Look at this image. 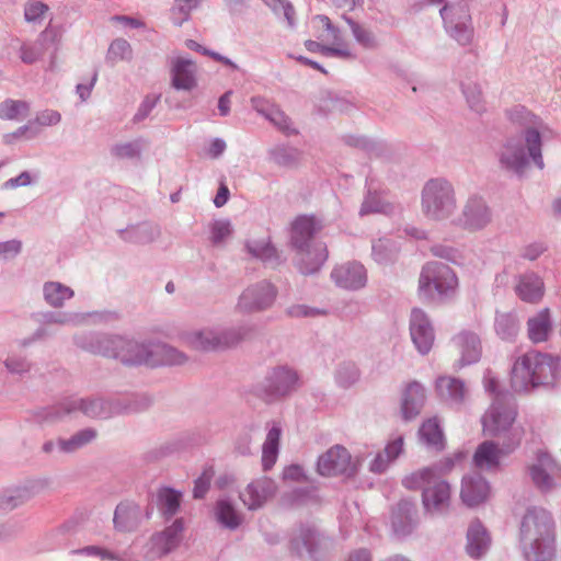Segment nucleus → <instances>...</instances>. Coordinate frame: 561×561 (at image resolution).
Listing matches in <instances>:
<instances>
[{
    "mask_svg": "<svg viewBox=\"0 0 561 561\" xmlns=\"http://www.w3.org/2000/svg\"><path fill=\"white\" fill-rule=\"evenodd\" d=\"M561 371L559 358L536 351L519 356L512 368L511 386L527 392L538 386L553 385Z\"/></svg>",
    "mask_w": 561,
    "mask_h": 561,
    "instance_id": "1",
    "label": "nucleus"
},
{
    "mask_svg": "<svg viewBox=\"0 0 561 561\" xmlns=\"http://www.w3.org/2000/svg\"><path fill=\"white\" fill-rule=\"evenodd\" d=\"M520 540L528 560H551L556 551V535L550 513L543 508L529 510L522 522Z\"/></svg>",
    "mask_w": 561,
    "mask_h": 561,
    "instance_id": "2",
    "label": "nucleus"
},
{
    "mask_svg": "<svg viewBox=\"0 0 561 561\" xmlns=\"http://www.w3.org/2000/svg\"><path fill=\"white\" fill-rule=\"evenodd\" d=\"M104 344V355L119 358L127 365L146 364L153 367L182 364L185 360L182 353L163 344H154L147 350L144 344L123 337L106 340Z\"/></svg>",
    "mask_w": 561,
    "mask_h": 561,
    "instance_id": "3",
    "label": "nucleus"
},
{
    "mask_svg": "<svg viewBox=\"0 0 561 561\" xmlns=\"http://www.w3.org/2000/svg\"><path fill=\"white\" fill-rule=\"evenodd\" d=\"M402 484L408 490H422V503L427 512L437 513L449 506L450 486L432 468H421L407 474Z\"/></svg>",
    "mask_w": 561,
    "mask_h": 561,
    "instance_id": "4",
    "label": "nucleus"
},
{
    "mask_svg": "<svg viewBox=\"0 0 561 561\" xmlns=\"http://www.w3.org/2000/svg\"><path fill=\"white\" fill-rule=\"evenodd\" d=\"M529 158L539 168L543 167L541 137L535 128H527L522 137L508 140L501 154L502 163L515 172H520Z\"/></svg>",
    "mask_w": 561,
    "mask_h": 561,
    "instance_id": "5",
    "label": "nucleus"
},
{
    "mask_svg": "<svg viewBox=\"0 0 561 561\" xmlns=\"http://www.w3.org/2000/svg\"><path fill=\"white\" fill-rule=\"evenodd\" d=\"M317 222L312 217L301 216L293 222V243L298 249L300 270L304 274L318 271L328 257L327 248L322 244L312 249H304L306 242L318 230Z\"/></svg>",
    "mask_w": 561,
    "mask_h": 561,
    "instance_id": "6",
    "label": "nucleus"
},
{
    "mask_svg": "<svg viewBox=\"0 0 561 561\" xmlns=\"http://www.w3.org/2000/svg\"><path fill=\"white\" fill-rule=\"evenodd\" d=\"M456 208L454 190L443 180H431L423 190V209L433 219H445Z\"/></svg>",
    "mask_w": 561,
    "mask_h": 561,
    "instance_id": "7",
    "label": "nucleus"
},
{
    "mask_svg": "<svg viewBox=\"0 0 561 561\" xmlns=\"http://www.w3.org/2000/svg\"><path fill=\"white\" fill-rule=\"evenodd\" d=\"M458 286V278L446 264L427 263L420 276L419 288L421 293L431 296L432 288L439 295L454 293Z\"/></svg>",
    "mask_w": 561,
    "mask_h": 561,
    "instance_id": "8",
    "label": "nucleus"
},
{
    "mask_svg": "<svg viewBox=\"0 0 561 561\" xmlns=\"http://www.w3.org/2000/svg\"><path fill=\"white\" fill-rule=\"evenodd\" d=\"M515 411L512 408L494 402L490 409L485 412L482 419V426L484 435L501 436L505 435L508 443L514 442L512 434V424L515 420Z\"/></svg>",
    "mask_w": 561,
    "mask_h": 561,
    "instance_id": "9",
    "label": "nucleus"
},
{
    "mask_svg": "<svg viewBox=\"0 0 561 561\" xmlns=\"http://www.w3.org/2000/svg\"><path fill=\"white\" fill-rule=\"evenodd\" d=\"M446 30L461 45H467L473 37L471 16L467 5L444 7L440 10Z\"/></svg>",
    "mask_w": 561,
    "mask_h": 561,
    "instance_id": "10",
    "label": "nucleus"
},
{
    "mask_svg": "<svg viewBox=\"0 0 561 561\" xmlns=\"http://www.w3.org/2000/svg\"><path fill=\"white\" fill-rule=\"evenodd\" d=\"M512 434L515 439L512 443H507L505 449L499 448V446L493 442H483L480 444L473 456L476 467L481 470L496 469L500 466L502 458L519 445L524 431L522 428H515Z\"/></svg>",
    "mask_w": 561,
    "mask_h": 561,
    "instance_id": "11",
    "label": "nucleus"
},
{
    "mask_svg": "<svg viewBox=\"0 0 561 561\" xmlns=\"http://www.w3.org/2000/svg\"><path fill=\"white\" fill-rule=\"evenodd\" d=\"M355 465L348 450L340 445L333 446L321 455L318 460V472L321 476H336L353 471Z\"/></svg>",
    "mask_w": 561,
    "mask_h": 561,
    "instance_id": "12",
    "label": "nucleus"
},
{
    "mask_svg": "<svg viewBox=\"0 0 561 561\" xmlns=\"http://www.w3.org/2000/svg\"><path fill=\"white\" fill-rule=\"evenodd\" d=\"M59 42V33L54 28H45L34 42L24 43L20 47V58L24 64L41 60L46 51Z\"/></svg>",
    "mask_w": 561,
    "mask_h": 561,
    "instance_id": "13",
    "label": "nucleus"
},
{
    "mask_svg": "<svg viewBox=\"0 0 561 561\" xmlns=\"http://www.w3.org/2000/svg\"><path fill=\"white\" fill-rule=\"evenodd\" d=\"M182 531L183 523L178 519L162 533L152 536L146 556L150 559L165 556L178 547L182 539Z\"/></svg>",
    "mask_w": 561,
    "mask_h": 561,
    "instance_id": "14",
    "label": "nucleus"
},
{
    "mask_svg": "<svg viewBox=\"0 0 561 561\" xmlns=\"http://www.w3.org/2000/svg\"><path fill=\"white\" fill-rule=\"evenodd\" d=\"M276 492V485L270 478L252 481L240 493V499L249 510L262 507Z\"/></svg>",
    "mask_w": 561,
    "mask_h": 561,
    "instance_id": "15",
    "label": "nucleus"
},
{
    "mask_svg": "<svg viewBox=\"0 0 561 561\" xmlns=\"http://www.w3.org/2000/svg\"><path fill=\"white\" fill-rule=\"evenodd\" d=\"M410 332L413 343L420 353L426 354L434 344L433 328L421 309H413L410 321Z\"/></svg>",
    "mask_w": 561,
    "mask_h": 561,
    "instance_id": "16",
    "label": "nucleus"
},
{
    "mask_svg": "<svg viewBox=\"0 0 561 561\" xmlns=\"http://www.w3.org/2000/svg\"><path fill=\"white\" fill-rule=\"evenodd\" d=\"M275 296V288L270 283H262L242 293L239 299V308L244 311H259L270 307Z\"/></svg>",
    "mask_w": 561,
    "mask_h": 561,
    "instance_id": "17",
    "label": "nucleus"
},
{
    "mask_svg": "<svg viewBox=\"0 0 561 561\" xmlns=\"http://www.w3.org/2000/svg\"><path fill=\"white\" fill-rule=\"evenodd\" d=\"M528 469L531 481L540 491L547 492L554 486L553 474L557 471V463L550 455L539 451Z\"/></svg>",
    "mask_w": 561,
    "mask_h": 561,
    "instance_id": "18",
    "label": "nucleus"
},
{
    "mask_svg": "<svg viewBox=\"0 0 561 561\" xmlns=\"http://www.w3.org/2000/svg\"><path fill=\"white\" fill-rule=\"evenodd\" d=\"M490 488L486 481L478 473L463 477L460 497L468 506H476L486 500Z\"/></svg>",
    "mask_w": 561,
    "mask_h": 561,
    "instance_id": "19",
    "label": "nucleus"
},
{
    "mask_svg": "<svg viewBox=\"0 0 561 561\" xmlns=\"http://www.w3.org/2000/svg\"><path fill=\"white\" fill-rule=\"evenodd\" d=\"M453 345L459 355L461 365H469L478 362L481 355L479 337L471 332H462L454 337Z\"/></svg>",
    "mask_w": 561,
    "mask_h": 561,
    "instance_id": "20",
    "label": "nucleus"
},
{
    "mask_svg": "<svg viewBox=\"0 0 561 561\" xmlns=\"http://www.w3.org/2000/svg\"><path fill=\"white\" fill-rule=\"evenodd\" d=\"M240 340L234 333L216 336L213 332H197L190 337V344L199 351H216L236 344Z\"/></svg>",
    "mask_w": 561,
    "mask_h": 561,
    "instance_id": "21",
    "label": "nucleus"
},
{
    "mask_svg": "<svg viewBox=\"0 0 561 561\" xmlns=\"http://www.w3.org/2000/svg\"><path fill=\"white\" fill-rule=\"evenodd\" d=\"M515 291L523 301L538 304L545 295V284L538 275L525 274L519 277Z\"/></svg>",
    "mask_w": 561,
    "mask_h": 561,
    "instance_id": "22",
    "label": "nucleus"
},
{
    "mask_svg": "<svg viewBox=\"0 0 561 561\" xmlns=\"http://www.w3.org/2000/svg\"><path fill=\"white\" fill-rule=\"evenodd\" d=\"M172 84L178 90L190 91L196 87V67L192 60L176 58L172 61Z\"/></svg>",
    "mask_w": 561,
    "mask_h": 561,
    "instance_id": "23",
    "label": "nucleus"
},
{
    "mask_svg": "<svg viewBox=\"0 0 561 561\" xmlns=\"http://www.w3.org/2000/svg\"><path fill=\"white\" fill-rule=\"evenodd\" d=\"M297 375L290 369L280 367L274 369L267 378L266 391L273 397L287 394L297 385Z\"/></svg>",
    "mask_w": 561,
    "mask_h": 561,
    "instance_id": "24",
    "label": "nucleus"
},
{
    "mask_svg": "<svg viewBox=\"0 0 561 561\" xmlns=\"http://www.w3.org/2000/svg\"><path fill=\"white\" fill-rule=\"evenodd\" d=\"M425 400V391L421 383L414 381L408 385L401 403L402 417L407 421L419 415Z\"/></svg>",
    "mask_w": 561,
    "mask_h": 561,
    "instance_id": "25",
    "label": "nucleus"
},
{
    "mask_svg": "<svg viewBox=\"0 0 561 561\" xmlns=\"http://www.w3.org/2000/svg\"><path fill=\"white\" fill-rule=\"evenodd\" d=\"M335 282L345 288H359L366 280L365 268L362 264L352 263L335 268L332 273Z\"/></svg>",
    "mask_w": 561,
    "mask_h": 561,
    "instance_id": "26",
    "label": "nucleus"
},
{
    "mask_svg": "<svg viewBox=\"0 0 561 561\" xmlns=\"http://www.w3.org/2000/svg\"><path fill=\"white\" fill-rule=\"evenodd\" d=\"M551 330L552 323L549 308L541 309L527 321L528 337L533 343L546 342Z\"/></svg>",
    "mask_w": 561,
    "mask_h": 561,
    "instance_id": "27",
    "label": "nucleus"
},
{
    "mask_svg": "<svg viewBox=\"0 0 561 561\" xmlns=\"http://www.w3.org/2000/svg\"><path fill=\"white\" fill-rule=\"evenodd\" d=\"M435 390L442 401L453 403L461 402L466 393L463 382L450 376H442L437 378L435 382Z\"/></svg>",
    "mask_w": 561,
    "mask_h": 561,
    "instance_id": "28",
    "label": "nucleus"
},
{
    "mask_svg": "<svg viewBox=\"0 0 561 561\" xmlns=\"http://www.w3.org/2000/svg\"><path fill=\"white\" fill-rule=\"evenodd\" d=\"M312 23L318 33V39L324 43V45L330 44L329 46L334 48L348 47L343 42L340 31L332 25L328 16L317 15Z\"/></svg>",
    "mask_w": 561,
    "mask_h": 561,
    "instance_id": "29",
    "label": "nucleus"
},
{
    "mask_svg": "<svg viewBox=\"0 0 561 561\" xmlns=\"http://www.w3.org/2000/svg\"><path fill=\"white\" fill-rule=\"evenodd\" d=\"M463 218V225L468 229L477 230L484 227L490 221V214L481 199L472 198L466 205Z\"/></svg>",
    "mask_w": 561,
    "mask_h": 561,
    "instance_id": "30",
    "label": "nucleus"
},
{
    "mask_svg": "<svg viewBox=\"0 0 561 561\" xmlns=\"http://www.w3.org/2000/svg\"><path fill=\"white\" fill-rule=\"evenodd\" d=\"M280 435L282 430L277 424H274L267 433L262 451V465L264 470L271 469L277 460Z\"/></svg>",
    "mask_w": 561,
    "mask_h": 561,
    "instance_id": "31",
    "label": "nucleus"
},
{
    "mask_svg": "<svg viewBox=\"0 0 561 561\" xmlns=\"http://www.w3.org/2000/svg\"><path fill=\"white\" fill-rule=\"evenodd\" d=\"M467 551L471 557L478 558L486 550L490 539L480 524H472L468 530Z\"/></svg>",
    "mask_w": 561,
    "mask_h": 561,
    "instance_id": "32",
    "label": "nucleus"
},
{
    "mask_svg": "<svg viewBox=\"0 0 561 561\" xmlns=\"http://www.w3.org/2000/svg\"><path fill=\"white\" fill-rule=\"evenodd\" d=\"M252 104L254 108L265 115L275 126H277L283 131H290V121L289 118L278 110L277 107H268L267 102L260 98H253Z\"/></svg>",
    "mask_w": 561,
    "mask_h": 561,
    "instance_id": "33",
    "label": "nucleus"
},
{
    "mask_svg": "<svg viewBox=\"0 0 561 561\" xmlns=\"http://www.w3.org/2000/svg\"><path fill=\"white\" fill-rule=\"evenodd\" d=\"M420 436L427 445L436 449L444 447V434L436 417L428 419L422 424Z\"/></svg>",
    "mask_w": 561,
    "mask_h": 561,
    "instance_id": "34",
    "label": "nucleus"
},
{
    "mask_svg": "<svg viewBox=\"0 0 561 561\" xmlns=\"http://www.w3.org/2000/svg\"><path fill=\"white\" fill-rule=\"evenodd\" d=\"M215 514L218 523L229 529H234L242 523L241 515L227 501L217 502Z\"/></svg>",
    "mask_w": 561,
    "mask_h": 561,
    "instance_id": "35",
    "label": "nucleus"
},
{
    "mask_svg": "<svg viewBox=\"0 0 561 561\" xmlns=\"http://www.w3.org/2000/svg\"><path fill=\"white\" fill-rule=\"evenodd\" d=\"M30 105L21 100H7L0 104V118L13 121L27 116Z\"/></svg>",
    "mask_w": 561,
    "mask_h": 561,
    "instance_id": "36",
    "label": "nucleus"
},
{
    "mask_svg": "<svg viewBox=\"0 0 561 561\" xmlns=\"http://www.w3.org/2000/svg\"><path fill=\"white\" fill-rule=\"evenodd\" d=\"M44 295L49 305L59 307L65 300L72 297L73 291L60 283H47L44 287Z\"/></svg>",
    "mask_w": 561,
    "mask_h": 561,
    "instance_id": "37",
    "label": "nucleus"
},
{
    "mask_svg": "<svg viewBox=\"0 0 561 561\" xmlns=\"http://www.w3.org/2000/svg\"><path fill=\"white\" fill-rule=\"evenodd\" d=\"M133 56V49L130 44L123 38L114 39L106 54V60L111 64H117L124 60H130Z\"/></svg>",
    "mask_w": 561,
    "mask_h": 561,
    "instance_id": "38",
    "label": "nucleus"
},
{
    "mask_svg": "<svg viewBox=\"0 0 561 561\" xmlns=\"http://www.w3.org/2000/svg\"><path fill=\"white\" fill-rule=\"evenodd\" d=\"M61 116L57 111L54 110H45L36 115L34 121H30L27 125L20 127L13 136H23L27 130L32 129L35 124L39 126H51L56 125L60 122Z\"/></svg>",
    "mask_w": 561,
    "mask_h": 561,
    "instance_id": "39",
    "label": "nucleus"
},
{
    "mask_svg": "<svg viewBox=\"0 0 561 561\" xmlns=\"http://www.w3.org/2000/svg\"><path fill=\"white\" fill-rule=\"evenodd\" d=\"M158 500L163 513L173 515L180 507L181 493L172 489H163L159 492Z\"/></svg>",
    "mask_w": 561,
    "mask_h": 561,
    "instance_id": "40",
    "label": "nucleus"
},
{
    "mask_svg": "<svg viewBox=\"0 0 561 561\" xmlns=\"http://www.w3.org/2000/svg\"><path fill=\"white\" fill-rule=\"evenodd\" d=\"M306 48L311 53H321L322 55L327 56H336L341 58H351L352 54L350 51L348 47H342V48H334L330 47L328 45H324V43L317 42V41H306L305 43Z\"/></svg>",
    "mask_w": 561,
    "mask_h": 561,
    "instance_id": "41",
    "label": "nucleus"
},
{
    "mask_svg": "<svg viewBox=\"0 0 561 561\" xmlns=\"http://www.w3.org/2000/svg\"><path fill=\"white\" fill-rule=\"evenodd\" d=\"M95 435V432L92 430L81 431L68 440H60V448L66 453L75 451L91 442Z\"/></svg>",
    "mask_w": 561,
    "mask_h": 561,
    "instance_id": "42",
    "label": "nucleus"
},
{
    "mask_svg": "<svg viewBox=\"0 0 561 561\" xmlns=\"http://www.w3.org/2000/svg\"><path fill=\"white\" fill-rule=\"evenodd\" d=\"M415 514V505L412 502H402L398 505V511L393 514L392 525L396 531H399L403 526V518L408 522L412 520Z\"/></svg>",
    "mask_w": 561,
    "mask_h": 561,
    "instance_id": "43",
    "label": "nucleus"
},
{
    "mask_svg": "<svg viewBox=\"0 0 561 561\" xmlns=\"http://www.w3.org/2000/svg\"><path fill=\"white\" fill-rule=\"evenodd\" d=\"M495 328L496 332L502 336V339H511L517 333L516 321L508 314H502L497 317Z\"/></svg>",
    "mask_w": 561,
    "mask_h": 561,
    "instance_id": "44",
    "label": "nucleus"
},
{
    "mask_svg": "<svg viewBox=\"0 0 561 561\" xmlns=\"http://www.w3.org/2000/svg\"><path fill=\"white\" fill-rule=\"evenodd\" d=\"M248 248L250 253L263 261L276 257V250L271 245L270 241H252L248 244Z\"/></svg>",
    "mask_w": 561,
    "mask_h": 561,
    "instance_id": "45",
    "label": "nucleus"
},
{
    "mask_svg": "<svg viewBox=\"0 0 561 561\" xmlns=\"http://www.w3.org/2000/svg\"><path fill=\"white\" fill-rule=\"evenodd\" d=\"M136 517L135 511L127 505H118L114 515V523L117 528L125 530L130 527L131 520Z\"/></svg>",
    "mask_w": 561,
    "mask_h": 561,
    "instance_id": "46",
    "label": "nucleus"
},
{
    "mask_svg": "<svg viewBox=\"0 0 561 561\" xmlns=\"http://www.w3.org/2000/svg\"><path fill=\"white\" fill-rule=\"evenodd\" d=\"M48 10V5L41 1H30L24 8V16L28 22H37L46 15Z\"/></svg>",
    "mask_w": 561,
    "mask_h": 561,
    "instance_id": "47",
    "label": "nucleus"
},
{
    "mask_svg": "<svg viewBox=\"0 0 561 561\" xmlns=\"http://www.w3.org/2000/svg\"><path fill=\"white\" fill-rule=\"evenodd\" d=\"M214 477L211 468L205 469L199 478L195 480L193 495L195 499H202L207 493L210 480Z\"/></svg>",
    "mask_w": 561,
    "mask_h": 561,
    "instance_id": "48",
    "label": "nucleus"
},
{
    "mask_svg": "<svg viewBox=\"0 0 561 561\" xmlns=\"http://www.w3.org/2000/svg\"><path fill=\"white\" fill-rule=\"evenodd\" d=\"M198 0H178L172 8L174 16L179 15L178 23L182 24L187 18L192 9L196 8Z\"/></svg>",
    "mask_w": 561,
    "mask_h": 561,
    "instance_id": "49",
    "label": "nucleus"
},
{
    "mask_svg": "<svg viewBox=\"0 0 561 561\" xmlns=\"http://www.w3.org/2000/svg\"><path fill=\"white\" fill-rule=\"evenodd\" d=\"M404 439L398 436L387 443L383 448V454L392 462L403 453Z\"/></svg>",
    "mask_w": 561,
    "mask_h": 561,
    "instance_id": "50",
    "label": "nucleus"
},
{
    "mask_svg": "<svg viewBox=\"0 0 561 561\" xmlns=\"http://www.w3.org/2000/svg\"><path fill=\"white\" fill-rule=\"evenodd\" d=\"M76 409L81 410L83 413H85L89 416L101 417L102 410H103V402L100 400H93L90 402L80 400L78 402V407L72 408V410H76Z\"/></svg>",
    "mask_w": 561,
    "mask_h": 561,
    "instance_id": "51",
    "label": "nucleus"
},
{
    "mask_svg": "<svg viewBox=\"0 0 561 561\" xmlns=\"http://www.w3.org/2000/svg\"><path fill=\"white\" fill-rule=\"evenodd\" d=\"M231 234V228L229 222L216 221L211 226V241L219 243Z\"/></svg>",
    "mask_w": 561,
    "mask_h": 561,
    "instance_id": "52",
    "label": "nucleus"
},
{
    "mask_svg": "<svg viewBox=\"0 0 561 561\" xmlns=\"http://www.w3.org/2000/svg\"><path fill=\"white\" fill-rule=\"evenodd\" d=\"M346 21L351 25L353 34H354L355 38L357 39V42H359L364 46L373 45V43H374L373 35L367 30H365L360 25L354 23L350 19H347Z\"/></svg>",
    "mask_w": 561,
    "mask_h": 561,
    "instance_id": "53",
    "label": "nucleus"
},
{
    "mask_svg": "<svg viewBox=\"0 0 561 561\" xmlns=\"http://www.w3.org/2000/svg\"><path fill=\"white\" fill-rule=\"evenodd\" d=\"M114 152L119 158H135L139 154L140 148L137 142L117 145Z\"/></svg>",
    "mask_w": 561,
    "mask_h": 561,
    "instance_id": "54",
    "label": "nucleus"
},
{
    "mask_svg": "<svg viewBox=\"0 0 561 561\" xmlns=\"http://www.w3.org/2000/svg\"><path fill=\"white\" fill-rule=\"evenodd\" d=\"M391 461L386 457L383 451H379L375 458L370 461L369 469L373 472L381 473L387 470Z\"/></svg>",
    "mask_w": 561,
    "mask_h": 561,
    "instance_id": "55",
    "label": "nucleus"
},
{
    "mask_svg": "<svg viewBox=\"0 0 561 561\" xmlns=\"http://www.w3.org/2000/svg\"><path fill=\"white\" fill-rule=\"evenodd\" d=\"M22 244L18 240H10L7 242L0 243V255L11 256L15 255L21 251Z\"/></svg>",
    "mask_w": 561,
    "mask_h": 561,
    "instance_id": "56",
    "label": "nucleus"
},
{
    "mask_svg": "<svg viewBox=\"0 0 561 561\" xmlns=\"http://www.w3.org/2000/svg\"><path fill=\"white\" fill-rule=\"evenodd\" d=\"M31 183V175L27 172L21 173L14 179H10L4 183L5 188H15L18 186H25Z\"/></svg>",
    "mask_w": 561,
    "mask_h": 561,
    "instance_id": "57",
    "label": "nucleus"
},
{
    "mask_svg": "<svg viewBox=\"0 0 561 561\" xmlns=\"http://www.w3.org/2000/svg\"><path fill=\"white\" fill-rule=\"evenodd\" d=\"M288 312L291 317H309L320 313L319 310L309 309L306 306H294Z\"/></svg>",
    "mask_w": 561,
    "mask_h": 561,
    "instance_id": "58",
    "label": "nucleus"
},
{
    "mask_svg": "<svg viewBox=\"0 0 561 561\" xmlns=\"http://www.w3.org/2000/svg\"><path fill=\"white\" fill-rule=\"evenodd\" d=\"M228 197H229V190L225 184H221L218 188V192H217L215 198H214V204L217 207H221L227 203Z\"/></svg>",
    "mask_w": 561,
    "mask_h": 561,
    "instance_id": "59",
    "label": "nucleus"
},
{
    "mask_svg": "<svg viewBox=\"0 0 561 561\" xmlns=\"http://www.w3.org/2000/svg\"><path fill=\"white\" fill-rule=\"evenodd\" d=\"M111 20L135 28L144 25L139 20L123 15L113 16Z\"/></svg>",
    "mask_w": 561,
    "mask_h": 561,
    "instance_id": "60",
    "label": "nucleus"
},
{
    "mask_svg": "<svg viewBox=\"0 0 561 561\" xmlns=\"http://www.w3.org/2000/svg\"><path fill=\"white\" fill-rule=\"evenodd\" d=\"M226 148V144L220 139H215L209 147L208 153L213 158H217L219 154L224 152Z\"/></svg>",
    "mask_w": 561,
    "mask_h": 561,
    "instance_id": "61",
    "label": "nucleus"
},
{
    "mask_svg": "<svg viewBox=\"0 0 561 561\" xmlns=\"http://www.w3.org/2000/svg\"><path fill=\"white\" fill-rule=\"evenodd\" d=\"M230 94L231 92H227L219 99L218 108L222 116H226L230 111Z\"/></svg>",
    "mask_w": 561,
    "mask_h": 561,
    "instance_id": "62",
    "label": "nucleus"
},
{
    "mask_svg": "<svg viewBox=\"0 0 561 561\" xmlns=\"http://www.w3.org/2000/svg\"><path fill=\"white\" fill-rule=\"evenodd\" d=\"M5 365L12 373H20L26 369V363L24 360L9 359Z\"/></svg>",
    "mask_w": 561,
    "mask_h": 561,
    "instance_id": "63",
    "label": "nucleus"
},
{
    "mask_svg": "<svg viewBox=\"0 0 561 561\" xmlns=\"http://www.w3.org/2000/svg\"><path fill=\"white\" fill-rule=\"evenodd\" d=\"M348 561H370V554L366 550H358L351 554Z\"/></svg>",
    "mask_w": 561,
    "mask_h": 561,
    "instance_id": "64",
    "label": "nucleus"
}]
</instances>
